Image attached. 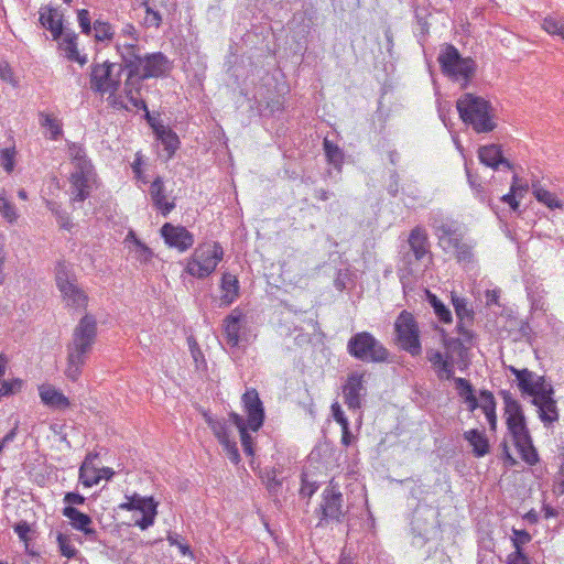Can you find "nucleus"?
Segmentation results:
<instances>
[{
	"label": "nucleus",
	"mask_w": 564,
	"mask_h": 564,
	"mask_svg": "<svg viewBox=\"0 0 564 564\" xmlns=\"http://www.w3.org/2000/svg\"><path fill=\"white\" fill-rule=\"evenodd\" d=\"M97 338V323L94 316L85 315L73 330L66 345V368L64 373L70 381H77L93 350Z\"/></svg>",
	"instance_id": "nucleus-1"
},
{
	"label": "nucleus",
	"mask_w": 564,
	"mask_h": 564,
	"mask_svg": "<svg viewBox=\"0 0 564 564\" xmlns=\"http://www.w3.org/2000/svg\"><path fill=\"white\" fill-rule=\"evenodd\" d=\"M459 118L477 133H488L496 129V115L491 104L480 96L463 94L456 101Z\"/></svg>",
	"instance_id": "nucleus-2"
},
{
	"label": "nucleus",
	"mask_w": 564,
	"mask_h": 564,
	"mask_svg": "<svg viewBox=\"0 0 564 564\" xmlns=\"http://www.w3.org/2000/svg\"><path fill=\"white\" fill-rule=\"evenodd\" d=\"M68 155L74 166V171L69 176L70 200L73 203H83L90 195L95 175L94 167L80 144H68Z\"/></svg>",
	"instance_id": "nucleus-3"
},
{
	"label": "nucleus",
	"mask_w": 564,
	"mask_h": 564,
	"mask_svg": "<svg viewBox=\"0 0 564 564\" xmlns=\"http://www.w3.org/2000/svg\"><path fill=\"white\" fill-rule=\"evenodd\" d=\"M242 402L248 414L247 421L234 412L230 413V419L232 424L239 431L243 452L248 456H252V437L248 433L247 429L249 427L252 431H258L262 426L264 420V410L256 389L247 390L242 395Z\"/></svg>",
	"instance_id": "nucleus-4"
},
{
	"label": "nucleus",
	"mask_w": 564,
	"mask_h": 564,
	"mask_svg": "<svg viewBox=\"0 0 564 564\" xmlns=\"http://www.w3.org/2000/svg\"><path fill=\"white\" fill-rule=\"evenodd\" d=\"M347 352L364 362L381 364L389 359L390 352L369 332H359L352 335L347 343Z\"/></svg>",
	"instance_id": "nucleus-5"
},
{
	"label": "nucleus",
	"mask_w": 564,
	"mask_h": 564,
	"mask_svg": "<svg viewBox=\"0 0 564 564\" xmlns=\"http://www.w3.org/2000/svg\"><path fill=\"white\" fill-rule=\"evenodd\" d=\"M442 73L452 79H463L462 85L465 88L474 76L476 70V63L470 57H462L458 50L452 45L446 44L437 57Z\"/></svg>",
	"instance_id": "nucleus-6"
},
{
	"label": "nucleus",
	"mask_w": 564,
	"mask_h": 564,
	"mask_svg": "<svg viewBox=\"0 0 564 564\" xmlns=\"http://www.w3.org/2000/svg\"><path fill=\"white\" fill-rule=\"evenodd\" d=\"M224 250L218 242L204 243L187 260L185 271L197 279L209 276L223 260Z\"/></svg>",
	"instance_id": "nucleus-7"
},
{
	"label": "nucleus",
	"mask_w": 564,
	"mask_h": 564,
	"mask_svg": "<svg viewBox=\"0 0 564 564\" xmlns=\"http://www.w3.org/2000/svg\"><path fill=\"white\" fill-rule=\"evenodd\" d=\"M123 66L119 63L104 62L93 64L90 67V89L100 95L113 96L120 85Z\"/></svg>",
	"instance_id": "nucleus-8"
},
{
	"label": "nucleus",
	"mask_w": 564,
	"mask_h": 564,
	"mask_svg": "<svg viewBox=\"0 0 564 564\" xmlns=\"http://www.w3.org/2000/svg\"><path fill=\"white\" fill-rule=\"evenodd\" d=\"M55 282L67 307L86 308L88 295L78 284L75 274L64 263L59 262L55 269Z\"/></svg>",
	"instance_id": "nucleus-9"
},
{
	"label": "nucleus",
	"mask_w": 564,
	"mask_h": 564,
	"mask_svg": "<svg viewBox=\"0 0 564 564\" xmlns=\"http://www.w3.org/2000/svg\"><path fill=\"white\" fill-rule=\"evenodd\" d=\"M394 332L399 346L411 356L422 352L420 329L412 313L402 311L394 322Z\"/></svg>",
	"instance_id": "nucleus-10"
},
{
	"label": "nucleus",
	"mask_w": 564,
	"mask_h": 564,
	"mask_svg": "<svg viewBox=\"0 0 564 564\" xmlns=\"http://www.w3.org/2000/svg\"><path fill=\"white\" fill-rule=\"evenodd\" d=\"M322 514L318 527L324 525V522L336 521L340 522L344 518L343 511V495L339 489L330 481L329 486L323 491V500L317 509Z\"/></svg>",
	"instance_id": "nucleus-11"
},
{
	"label": "nucleus",
	"mask_w": 564,
	"mask_h": 564,
	"mask_svg": "<svg viewBox=\"0 0 564 564\" xmlns=\"http://www.w3.org/2000/svg\"><path fill=\"white\" fill-rule=\"evenodd\" d=\"M116 51L120 55V64L123 66V70L127 69L128 72V85H131L132 80H138L137 75L141 69L145 53L142 52V47L138 43L121 42L120 40L116 43Z\"/></svg>",
	"instance_id": "nucleus-12"
},
{
	"label": "nucleus",
	"mask_w": 564,
	"mask_h": 564,
	"mask_svg": "<svg viewBox=\"0 0 564 564\" xmlns=\"http://www.w3.org/2000/svg\"><path fill=\"white\" fill-rule=\"evenodd\" d=\"M205 421L223 445L230 462L238 464L240 462V455L237 443L230 438V424L226 420H217L207 414H205Z\"/></svg>",
	"instance_id": "nucleus-13"
},
{
	"label": "nucleus",
	"mask_w": 564,
	"mask_h": 564,
	"mask_svg": "<svg viewBox=\"0 0 564 564\" xmlns=\"http://www.w3.org/2000/svg\"><path fill=\"white\" fill-rule=\"evenodd\" d=\"M141 69L137 75L138 82L142 83L148 78L165 76L171 69L169 58L161 52L145 53L142 59Z\"/></svg>",
	"instance_id": "nucleus-14"
},
{
	"label": "nucleus",
	"mask_w": 564,
	"mask_h": 564,
	"mask_svg": "<svg viewBox=\"0 0 564 564\" xmlns=\"http://www.w3.org/2000/svg\"><path fill=\"white\" fill-rule=\"evenodd\" d=\"M364 377V373L351 372L343 386L344 403L349 410H357L362 405V400L367 394Z\"/></svg>",
	"instance_id": "nucleus-15"
},
{
	"label": "nucleus",
	"mask_w": 564,
	"mask_h": 564,
	"mask_svg": "<svg viewBox=\"0 0 564 564\" xmlns=\"http://www.w3.org/2000/svg\"><path fill=\"white\" fill-rule=\"evenodd\" d=\"M457 333L459 337H448L443 333L442 340L443 345L446 349V354L448 357H458L459 359H464L466 356L467 349L473 343L474 334L471 330L467 328V326H463V323H457L456 326Z\"/></svg>",
	"instance_id": "nucleus-16"
},
{
	"label": "nucleus",
	"mask_w": 564,
	"mask_h": 564,
	"mask_svg": "<svg viewBox=\"0 0 564 564\" xmlns=\"http://www.w3.org/2000/svg\"><path fill=\"white\" fill-rule=\"evenodd\" d=\"M161 235L169 247L184 252L194 245V236L183 226H174L170 223L161 227Z\"/></svg>",
	"instance_id": "nucleus-17"
},
{
	"label": "nucleus",
	"mask_w": 564,
	"mask_h": 564,
	"mask_svg": "<svg viewBox=\"0 0 564 564\" xmlns=\"http://www.w3.org/2000/svg\"><path fill=\"white\" fill-rule=\"evenodd\" d=\"M438 243L444 251L452 250L453 246L462 240L463 234L457 223L449 219H440L433 223Z\"/></svg>",
	"instance_id": "nucleus-18"
},
{
	"label": "nucleus",
	"mask_w": 564,
	"mask_h": 564,
	"mask_svg": "<svg viewBox=\"0 0 564 564\" xmlns=\"http://www.w3.org/2000/svg\"><path fill=\"white\" fill-rule=\"evenodd\" d=\"M554 389L551 384L544 393L535 395L532 403L538 408L539 417L544 425H550L558 420L556 401L553 398Z\"/></svg>",
	"instance_id": "nucleus-19"
},
{
	"label": "nucleus",
	"mask_w": 564,
	"mask_h": 564,
	"mask_svg": "<svg viewBox=\"0 0 564 564\" xmlns=\"http://www.w3.org/2000/svg\"><path fill=\"white\" fill-rule=\"evenodd\" d=\"M149 195L153 206L164 217H166L176 206L174 199H172L171 202L167 200L165 194V185L161 176L155 177L154 181L151 183L149 188Z\"/></svg>",
	"instance_id": "nucleus-20"
},
{
	"label": "nucleus",
	"mask_w": 564,
	"mask_h": 564,
	"mask_svg": "<svg viewBox=\"0 0 564 564\" xmlns=\"http://www.w3.org/2000/svg\"><path fill=\"white\" fill-rule=\"evenodd\" d=\"M409 250L413 252L415 261L424 258L431 260L430 243L426 230L420 226L414 227L408 238Z\"/></svg>",
	"instance_id": "nucleus-21"
},
{
	"label": "nucleus",
	"mask_w": 564,
	"mask_h": 564,
	"mask_svg": "<svg viewBox=\"0 0 564 564\" xmlns=\"http://www.w3.org/2000/svg\"><path fill=\"white\" fill-rule=\"evenodd\" d=\"M39 14L41 25L51 32L53 40H59L63 34V15L58 10L44 6L41 7Z\"/></svg>",
	"instance_id": "nucleus-22"
},
{
	"label": "nucleus",
	"mask_w": 564,
	"mask_h": 564,
	"mask_svg": "<svg viewBox=\"0 0 564 564\" xmlns=\"http://www.w3.org/2000/svg\"><path fill=\"white\" fill-rule=\"evenodd\" d=\"M426 358L432 364L438 379L451 380L453 378L455 361L452 357H448L447 354L446 357H444L438 350L427 349Z\"/></svg>",
	"instance_id": "nucleus-23"
},
{
	"label": "nucleus",
	"mask_w": 564,
	"mask_h": 564,
	"mask_svg": "<svg viewBox=\"0 0 564 564\" xmlns=\"http://www.w3.org/2000/svg\"><path fill=\"white\" fill-rule=\"evenodd\" d=\"M63 516L70 520V524L75 530L83 532L90 539L96 538L97 532L90 527L93 520L88 514L80 512L73 506H67L63 509Z\"/></svg>",
	"instance_id": "nucleus-24"
},
{
	"label": "nucleus",
	"mask_w": 564,
	"mask_h": 564,
	"mask_svg": "<svg viewBox=\"0 0 564 564\" xmlns=\"http://www.w3.org/2000/svg\"><path fill=\"white\" fill-rule=\"evenodd\" d=\"M478 158L482 164L495 170H497L499 165H503L509 170L512 169V164L502 156L501 148L497 144L480 147Z\"/></svg>",
	"instance_id": "nucleus-25"
},
{
	"label": "nucleus",
	"mask_w": 564,
	"mask_h": 564,
	"mask_svg": "<svg viewBox=\"0 0 564 564\" xmlns=\"http://www.w3.org/2000/svg\"><path fill=\"white\" fill-rule=\"evenodd\" d=\"M41 401L48 408L64 410L69 406V400L59 390L51 384H42L39 387Z\"/></svg>",
	"instance_id": "nucleus-26"
},
{
	"label": "nucleus",
	"mask_w": 564,
	"mask_h": 564,
	"mask_svg": "<svg viewBox=\"0 0 564 564\" xmlns=\"http://www.w3.org/2000/svg\"><path fill=\"white\" fill-rule=\"evenodd\" d=\"M242 313L236 308L224 319V333L229 346L236 347L239 344L240 322Z\"/></svg>",
	"instance_id": "nucleus-27"
},
{
	"label": "nucleus",
	"mask_w": 564,
	"mask_h": 564,
	"mask_svg": "<svg viewBox=\"0 0 564 564\" xmlns=\"http://www.w3.org/2000/svg\"><path fill=\"white\" fill-rule=\"evenodd\" d=\"M513 443L521 458L530 466H534L539 462V454L532 443L529 432L513 438Z\"/></svg>",
	"instance_id": "nucleus-28"
},
{
	"label": "nucleus",
	"mask_w": 564,
	"mask_h": 564,
	"mask_svg": "<svg viewBox=\"0 0 564 564\" xmlns=\"http://www.w3.org/2000/svg\"><path fill=\"white\" fill-rule=\"evenodd\" d=\"M550 383H545L543 377H536L534 372L530 371V377L523 376L518 381V387L522 393L533 397L541 395L549 388Z\"/></svg>",
	"instance_id": "nucleus-29"
},
{
	"label": "nucleus",
	"mask_w": 564,
	"mask_h": 564,
	"mask_svg": "<svg viewBox=\"0 0 564 564\" xmlns=\"http://www.w3.org/2000/svg\"><path fill=\"white\" fill-rule=\"evenodd\" d=\"M220 288L223 291L221 303L224 305H230L239 296V281L231 273L223 274Z\"/></svg>",
	"instance_id": "nucleus-30"
},
{
	"label": "nucleus",
	"mask_w": 564,
	"mask_h": 564,
	"mask_svg": "<svg viewBox=\"0 0 564 564\" xmlns=\"http://www.w3.org/2000/svg\"><path fill=\"white\" fill-rule=\"evenodd\" d=\"M155 134L167 151V159H171L180 147V139L177 134L172 129L162 124H159V128H155Z\"/></svg>",
	"instance_id": "nucleus-31"
},
{
	"label": "nucleus",
	"mask_w": 564,
	"mask_h": 564,
	"mask_svg": "<svg viewBox=\"0 0 564 564\" xmlns=\"http://www.w3.org/2000/svg\"><path fill=\"white\" fill-rule=\"evenodd\" d=\"M464 438L473 446V452L477 457H482L489 452L488 440L478 430L465 432Z\"/></svg>",
	"instance_id": "nucleus-32"
},
{
	"label": "nucleus",
	"mask_w": 564,
	"mask_h": 564,
	"mask_svg": "<svg viewBox=\"0 0 564 564\" xmlns=\"http://www.w3.org/2000/svg\"><path fill=\"white\" fill-rule=\"evenodd\" d=\"M77 35L73 31H63L61 47L65 51L66 57L69 61H77L84 63L85 59L79 58V53L77 50Z\"/></svg>",
	"instance_id": "nucleus-33"
},
{
	"label": "nucleus",
	"mask_w": 564,
	"mask_h": 564,
	"mask_svg": "<svg viewBox=\"0 0 564 564\" xmlns=\"http://www.w3.org/2000/svg\"><path fill=\"white\" fill-rule=\"evenodd\" d=\"M142 87V83L138 80H132L131 85H128V79L124 82V95L128 98L129 102L132 107L137 109L147 110V104L143 99L138 97Z\"/></svg>",
	"instance_id": "nucleus-34"
},
{
	"label": "nucleus",
	"mask_w": 564,
	"mask_h": 564,
	"mask_svg": "<svg viewBox=\"0 0 564 564\" xmlns=\"http://www.w3.org/2000/svg\"><path fill=\"white\" fill-rule=\"evenodd\" d=\"M453 305L455 308L456 316L459 319L458 323H463V326L473 323L474 311L468 307L467 301L465 299L453 296Z\"/></svg>",
	"instance_id": "nucleus-35"
},
{
	"label": "nucleus",
	"mask_w": 564,
	"mask_h": 564,
	"mask_svg": "<svg viewBox=\"0 0 564 564\" xmlns=\"http://www.w3.org/2000/svg\"><path fill=\"white\" fill-rule=\"evenodd\" d=\"M40 124L50 130V139L57 140L63 134L62 122L54 116L45 112H40Z\"/></svg>",
	"instance_id": "nucleus-36"
},
{
	"label": "nucleus",
	"mask_w": 564,
	"mask_h": 564,
	"mask_svg": "<svg viewBox=\"0 0 564 564\" xmlns=\"http://www.w3.org/2000/svg\"><path fill=\"white\" fill-rule=\"evenodd\" d=\"M532 191L534 197L540 202L545 204L550 208H558L562 206L561 202L555 197L551 192L542 188L539 182L532 184Z\"/></svg>",
	"instance_id": "nucleus-37"
},
{
	"label": "nucleus",
	"mask_w": 564,
	"mask_h": 564,
	"mask_svg": "<svg viewBox=\"0 0 564 564\" xmlns=\"http://www.w3.org/2000/svg\"><path fill=\"white\" fill-rule=\"evenodd\" d=\"M323 148H324L327 161L330 164H333L335 167H338L343 164L344 153L337 144H335L334 142H332L330 140H328L326 138V139H324Z\"/></svg>",
	"instance_id": "nucleus-38"
},
{
	"label": "nucleus",
	"mask_w": 564,
	"mask_h": 564,
	"mask_svg": "<svg viewBox=\"0 0 564 564\" xmlns=\"http://www.w3.org/2000/svg\"><path fill=\"white\" fill-rule=\"evenodd\" d=\"M506 421L512 440L529 432L523 413L508 415Z\"/></svg>",
	"instance_id": "nucleus-39"
},
{
	"label": "nucleus",
	"mask_w": 564,
	"mask_h": 564,
	"mask_svg": "<svg viewBox=\"0 0 564 564\" xmlns=\"http://www.w3.org/2000/svg\"><path fill=\"white\" fill-rule=\"evenodd\" d=\"M101 479L100 475H97V468L95 466H88V463H83L79 468V480L80 482L90 488L97 485Z\"/></svg>",
	"instance_id": "nucleus-40"
},
{
	"label": "nucleus",
	"mask_w": 564,
	"mask_h": 564,
	"mask_svg": "<svg viewBox=\"0 0 564 564\" xmlns=\"http://www.w3.org/2000/svg\"><path fill=\"white\" fill-rule=\"evenodd\" d=\"M128 499L129 500L127 502L120 505L121 509L139 510L143 513V510H147V507H150V503L156 505L152 497H141L139 495H133Z\"/></svg>",
	"instance_id": "nucleus-41"
},
{
	"label": "nucleus",
	"mask_w": 564,
	"mask_h": 564,
	"mask_svg": "<svg viewBox=\"0 0 564 564\" xmlns=\"http://www.w3.org/2000/svg\"><path fill=\"white\" fill-rule=\"evenodd\" d=\"M260 477L271 494H278L282 486V480L278 478L275 468L260 470Z\"/></svg>",
	"instance_id": "nucleus-42"
},
{
	"label": "nucleus",
	"mask_w": 564,
	"mask_h": 564,
	"mask_svg": "<svg viewBox=\"0 0 564 564\" xmlns=\"http://www.w3.org/2000/svg\"><path fill=\"white\" fill-rule=\"evenodd\" d=\"M452 250H455L458 262L469 263L473 261V247L469 243L464 242L463 239L458 240L457 243L453 246Z\"/></svg>",
	"instance_id": "nucleus-43"
},
{
	"label": "nucleus",
	"mask_w": 564,
	"mask_h": 564,
	"mask_svg": "<svg viewBox=\"0 0 564 564\" xmlns=\"http://www.w3.org/2000/svg\"><path fill=\"white\" fill-rule=\"evenodd\" d=\"M142 6L145 9V17L143 19V24L147 28L159 29L162 23V15L159 11L154 10L148 1H143Z\"/></svg>",
	"instance_id": "nucleus-44"
},
{
	"label": "nucleus",
	"mask_w": 564,
	"mask_h": 564,
	"mask_svg": "<svg viewBox=\"0 0 564 564\" xmlns=\"http://www.w3.org/2000/svg\"><path fill=\"white\" fill-rule=\"evenodd\" d=\"M0 214L11 224L18 219L17 209L14 205L7 199L4 191L0 193Z\"/></svg>",
	"instance_id": "nucleus-45"
},
{
	"label": "nucleus",
	"mask_w": 564,
	"mask_h": 564,
	"mask_svg": "<svg viewBox=\"0 0 564 564\" xmlns=\"http://www.w3.org/2000/svg\"><path fill=\"white\" fill-rule=\"evenodd\" d=\"M95 39L97 41L112 40L115 32L109 22L96 20L94 22Z\"/></svg>",
	"instance_id": "nucleus-46"
},
{
	"label": "nucleus",
	"mask_w": 564,
	"mask_h": 564,
	"mask_svg": "<svg viewBox=\"0 0 564 564\" xmlns=\"http://www.w3.org/2000/svg\"><path fill=\"white\" fill-rule=\"evenodd\" d=\"M429 296H430V303H431L432 307L434 308V313L436 314L438 319L443 323H451L452 322L451 311L435 295L430 294Z\"/></svg>",
	"instance_id": "nucleus-47"
},
{
	"label": "nucleus",
	"mask_w": 564,
	"mask_h": 564,
	"mask_svg": "<svg viewBox=\"0 0 564 564\" xmlns=\"http://www.w3.org/2000/svg\"><path fill=\"white\" fill-rule=\"evenodd\" d=\"M416 262L417 261H415L414 254L412 251L409 250L403 253V256H402L403 268L400 270V280L403 285H405V283H406L405 280L408 279V275L413 274V272H414L413 267Z\"/></svg>",
	"instance_id": "nucleus-48"
},
{
	"label": "nucleus",
	"mask_w": 564,
	"mask_h": 564,
	"mask_svg": "<svg viewBox=\"0 0 564 564\" xmlns=\"http://www.w3.org/2000/svg\"><path fill=\"white\" fill-rule=\"evenodd\" d=\"M501 395L505 404L506 416L523 413L520 403L509 391H501Z\"/></svg>",
	"instance_id": "nucleus-49"
},
{
	"label": "nucleus",
	"mask_w": 564,
	"mask_h": 564,
	"mask_svg": "<svg viewBox=\"0 0 564 564\" xmlns=\"http://www.w3.org/2000/svg\"><path fill=\"white\" fill-rule=\"evenodd\" d=\"M542 26L547 33L560 35L564 40V23L562 21L553 17H546Z\"/></svg>",
	"instance_id": "nucleus-50"
},
{
	"label": "nucleus",
	"mask_w": 564,
	"mask_h": 564,
	"mask_svg": "<svg viewBox=\"0 0 564 564\" xmlns=\"http://www.w3.org/2000/svg\"><path fill=\"white\" fill-rule=\"evenodd\" d=\"M158 505H151L147 507V510H143L142 517L139 520H135V525H138L141 530H147L154 523Z\"/></svg>",
	"instance_id": "nucleus-51"
},
{
	"label": "nucleus",
	"mask_w": 564,
	"mask_h": 564,
	"mask_svg": "<svg viewBox=\"0 0 564 564\" xmlns=\"http://www.w3.org/2000/svg\"><path fill=\"white\" fill-rule=\"evenodd\" d=\"M24 382L22 379L15 378L10 381H2L0 387V395L9 397L21 391Z\"/></svg>",
	"instance_id": "nucleus-52"
},
{
	"label": "nucleus",
	"mask_w": 564,
	"mask_h": 564,
	"mask_svg": "<svg viewBox=\"0 0 564 564\" xmlns=\"http://www.w3.org/2000/svg\"><path fill=\"white\" fill-rule=\"evenodd\" d=\"M57 543H58L59 551L63 556H65L67 558H73L76 556L77 550L75 549L74 545L70 544L68 536H66L62 533H58Z\"/></svg>",
	"instance_id": "nucleus-53"
},
{
	"label": "nucleus",
	"mask_w": 564,
	"mask_h": 564,
	"mask_svg": "<svg viewBox=\"0 0 564 564\" xmlns=\"http://www.w3.org/2000/svg\"><path fill=\"white\" fill-rule=\"evenodd\" d=\"M452 379L455 383V388L457 390L458 395L462 397L464 400H466V398L468 397L475 395L474 388L467 379L455 378L454 376Z\"/></svg>",
	"instance_id": "nucleus-54"
},
{
	"label": "nucleus",
	"mask_w": 564,
	"mask_h": 564,
	"mask_svg": "<svg viewBox=\"0 0 564 564\" xmlns=\"http://www.w3.org/2000/svg\"><path fill=\"white\" fill-rule=\"evenodd\" d=\"M14 148H7L0 151V164L6 172L10 173L14 167Z\"/></svg>",
	"instance_id": "nucleus-55"
},
{
	"label": "nucleus",
	"mask_w": 564,
	"mask_h": 564,
	"mask_svg": "<svg viewBox=\"0 0 564 564\" xmlns=\"http://www.w3.org/2000/svg\"><path fill=\"white\" fill-rule=\"evenodd\" d=\"M134 253L135 258L143 263L149 262L153 257L152 250L139 239H135Z\"/></svg>",
	"instance_id": "nucleus-56"
},
{
	"label": "nucleus",
	"mask_w": 564,
	"mask_h": 564,
	"mask_svg": "<svg viewBox=\"0 0 564 564\" xmlns=\"http://www.w3.org/2000/svg\"><path fill=\"white\" fill-rule=\"evenodd\" d=\"M512 533V544L514 546V551H522V546L531 541V534L525 530L513 529Z\"/></svg>",
	"instance_id": "nucleus-57"
},
{
	"label": "nucleus",
	"mask_w": 564,
	"mask_h": 564,
	"mask_svg": "<svg viewBox=\"0 0 564 564\" xmlns=\"http://www.w3.org/2000/svg\"><path fill=\"white\" fill-rule=\"evenodd\" d=\"M48 209L56 216L58 224L63 228H68L69 217L65 210H62L56 203L47 202Z\"/></svg>",
	"instance_id": "nucleus-58"
},
{
	"label": "nucleus",
	"mask_w": 564,
	"mask_h": 564,
	"mask_svg": "<svg viewBox=\"0 0 564 564\" xmlns=\"http://www.w3.org/2000/svg\"><path fill=\"white\" fill-rule=\"evenodd\" d=\"M479 406L482 409L484 412H491L492 410H496L495 397L490 391H480Z\"/></svg>",
	"instance_id": "nucleus-59"
},
{
	"label": "nucleus",
	"mask_w": 564,
	"mask_h": 564,
	"mask_svg": "<svg viewBox=\"0 0 564 564\" xmlns=\"http://www.w3.org/2000/svg\"><path fill=\"white\" fill-rule=\"evenodd\" d=\"M553 490L557 495L564 494V456L561 457L558 470L554 476Z\"/></svg>",
	"instance_id": "nucleus-60"
},
{
	"label": "nucleus",
	"mask_w": 564,
	"mask_h": 564,
	"mask_svg": "<svg viewBox=\"0 0 564 564\" xmlns=\"http://www.w3.org/2000/svg\"><path fill=\"white\" fill-rule=\"evenodd\" d=\"M77 18H78V23L82 29V32L85 34H89L91 31L89 11L86 9L78 10Z\"/></svg>",
	"instance_id": "nucleus-61"
},
{
	"label": "nucleus",
	"mask_w": 564,
	"mask_h": 564,
	"mask_svg": "<svg viewBox=\"0 0 564 564\" xmlns=\"http://www.w3.org/2000/svg\"><path fill=\"white\" fill-rule=\"evenodd\" d=\"M188 346H189L191 355L196 364V367L198 368L202 364H205L204 355L194 338H192V337L188 338Z\"/></svg>",
	"instance_id": "nucleus-62"
},
{
	"label": "nucleus",
	"mask_w": 564,
	"mask_h": 564,
	"mask_svg": "<svg viewBox=\"0 0 564 564\" xmlns=\"http://www.w3.org/2000/svg\"><path fill=\"white\" fill-rule=\"evenodd\" d=\"M332 412L334 420L340 425L341 429H346V426L349 425L348 419L345 416L338 403H334L332 405Z\"/></svg>",
	"instance_id": "nucleus-63"
},
{
	"label": "nucleus",
	"mask_w": 564,
	"mask_h": 564,
	"mask_svg": "<svg viewBox=\"0 0 564 564\" xmlns=\"http://www.w3.org/2000/svg\"><path fill=\"white\" fill-rule=\"evenodd\" d=\"M507 564H530L523 551H514L508 555Z\"/></svg>",
	"instance_id": "nucleus-64"
}]
</instances>
